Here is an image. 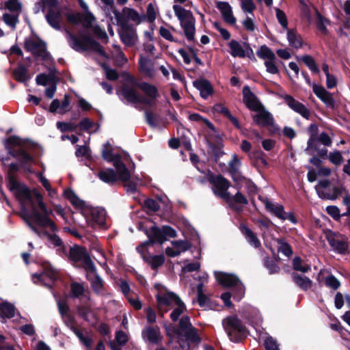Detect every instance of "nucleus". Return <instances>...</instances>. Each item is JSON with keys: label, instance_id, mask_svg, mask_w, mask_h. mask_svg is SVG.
<instances>
[{"label": "nucleus", "instance_id": "f257e3e1", "mask_svg": "<svg viewBox=\"0 0 350 350\" xmlns=\"http://www.w3.org/2000/svg\"><path fill=\"white\" fill-rule=\"evenodd\" d=\"M19 169L16 163L8 165V187L19 201L21 216L31 229L39 236L44 234L42 228H49L55 231V224L49 218L52 211L46 208L39 193H31L24 185L19 183L14 173Z\"/></svg>", "mask_w": 350, "mask_h": 350}, {"label": "nucleus", "instance_id": "f03ea898", "mask_svg": "<svg viewBox=\"0 0 350 350\" xmlns=\"http://www.w3.org/2000/svg\"><path fill=\"white\" fill-rule=\"evenodd\" d=\"M102 156L103 159L109 162H113L116 173L113 169H106L99 172L98 177L105 183L111 184L120 180L122 182H127L131 178V172L122 163L126 161L129 156L123 153L113 152L109 142L105 143L102 148Z\"/></svg>", "mask_w": 350, "mask_h": 350}, {"label": "nucleus", "instance_id": "7ed1b4c3", "mask_svg": "<svg viewBox=\"0 0 350 350\" xmlns=\"http://www.w3.org/2000/svg\"><path fill=\"white\" fill-rule=\"evenodd\" d=\"M64 196L73 206L83 208V214L89 226L93 228L105 227L106 213L104 209L98 207H84V202L81 200L72 190H65Z\"/></svg>", "mask_w": 350, "mask_h": 350}, {"label": "nucleus", "instance_id": "20e7f679", "mask_svg": "<svg viewBox=\"0 0 350 350\" xmlns=\"http://www.w3.org/2000/svg\"><path fill=\"white\" fill-rule=\"evenodd\" d=\"M216 280L224 286L231 288L232 294L226 292L221 295V299L227 307L232 306L230 298L237 301H240L245 295V288L239 278L233 274H229L224 272H215Z\"/></svg>", "mask_w": 350, "mask_h": 350}, {"label": "nucleus", "instance_id": "39448f33", "mask_svg": "<svg viewBox=\"0 0 350 350\" xmlns=\"http://www.w3.org/2000/svg\"><path fill=\"white\" fill-rule=\"evenodd\" d=\"M23 144L21 138L15 135L10 136L7 140V149L12 157L18 159L24 170L32 173L31 165L34 163V159L24 150Z\"/></svg>", "mask_w": 350, "mask_h": 350}, {"label": "nucleus", "instance_id": "423d86ee", "mask_svg": "<svg viewBox=\"0 0 350 350\" xmlns=\"http://www.w3.org/2000/svg\"><path fill=\"white\" fill-rule=\"evenodd\" d=\"M66 35L69 45L75 51L83 52L86 50H93L97 51L101 55L107 57L103 47L88 33L81 32L79 36H76L66 31Z\"/></svg>", "mask_w": 350, "mask_h": 350}, {"label": "nucleus", "instance_id": "0eeeda50", "mask_svg": "<svg viewBox=\"0 0 350 350\" xmlns=\"http://www.w3.org/2000/svg\"><path fill=\"white\" fill-rule=\"evenodd\" d=\"M173 10L175 16L180 22V25L184 31V34L187 40H194L196 33V19L193 13L187 10L181 5L174 4Z\"/></svg>", "mask_w": 350, "mask_h": 350}, {"label": "nucleus", "instance_id": "6e6552de", "mask_svg": "<svg viewBox=\"0 0 350 350\" xmlns=\"http://www.w3.org/2000/svg\"><path fill=\"white\" fill-rule=\"evenodd\" d=\"M222 325L230 340L238 342L247 336L245 327L237 317H228L222 321Z\"/></svg>", "mask_w": 350, "mask_h": 350}, {"label": "nucleus", "instance_id": "1a4fd4ad", "mask_svg": "<svg viewBox=\"0 0 350 350\" xmlns=\"http://www.w3.org/2000/svg\"><path fill=\"white\" fill-rule=\"evenodd\" d=\"M155 287L158 290L156 295L157 308L159 314L163 316L164 313L174 308L180 299L174 293L167 291L161 284H156Z\"/></svg>", "mask_w": 350, "mask_h": 350}, {"label": "nucleus", "instance_id": "9d476101", "mask_svg": "<svg viewBox=\"0 0 350 350\" xmlns=\"http://www.w3.org/2000/svg\"><path fill=\"white\" fill-rule=\"evenodd\" d=\"M207 180L212 185V191L215 196L226 201H229L232 198V195L228 191L230 183L227 179L221 175H215L212 172H208Z\"/></svg>", "mask_w": 350, "mask_h": 350}, {"label": "nucleus", "instance_id": "9b49d317", "mask_svg": "<svg viewBox=\"0 0 350 350\" xmlns=\"http://www.w3.org/2000/svg\"><path fill=\"white\" fill-rule=\"evenodd\" d=\"M5 8L10 12L4 13L2 16V19L14 31L19 22L18 16L21 12V4L18 0H8L5 3Z\"/></svg>", "mask_w": 350, "mask_h": 350}, {"label": "nucleus", "instance_id": "f8f14e48", "mask_svg": "<svg viewBox=\"0 0 350 350\" xmlns=\"http://www.w3.org/2000/svg\"><path fill=\"white\" fill-rule=\"evenodd\" d=\"M128 82L129 85H125L120 90V94L129 103L133 104H142V94L137 90V82L135 79L129 76Z\"/></svg>", "mask_w": 350, "mask_h": 350}, {"label": "nucleus", "instance_id": "ddd939ff", "mask_svg": "<svg viewBox=\"0 0 350 350\" xmlns=\"http://www.w3.org/2000/svg\"><path fill=\"white\" fill-rule=\"evenodd\" d=\"M57 278L58 274L57 271L49 264L44 265L43 271L42 273L32 275L33 283L42 284L47 287H51Z\"/></svg>", "mask_w": 350, "mask_h": 350}, {"label": "nucleus", "instance_id": "4468645a", "mask_svg": "<svg viewBox=\"0 0 350 350\" xmlns=\"http://www.w3.org/2000/svg\"><path fill=\"white\" fill-rule=\"evenodd\" d=\"M266 210L274 215L281 220H288L292 224H295L297 222V219L292 213L285 212L284 208L282 204L274 203L266 199L263 201Z\"/></svg>", "mask_w": 350, "mask_h": 350}, {"label": "nucleus", "instance_id": "2eb2a0df", "mask_svg": "<svg viewBox=\"0 0 350 350\" xmlns=\"http://www.w3.org/2000/svg\"><path fill=\"white\" fill-rule=\"evenodd\" d=\"M25 46L27 51L31 52L35 56L44 60H47L50 57L49 53L46 51L45 43L38 38L26 39Z\"/></svg>", "mask_w": 350, "mask_h": 350}, {"label": "nucleus", "instance_id": "dca6fc26", "mask_svg": "<svg viewBox=\"0 0 350 350\" xmlns=\"http://www.w3.org/2000/svg\"><path fill=\"white\" fill-rule=\"evenodd\" d=\"M149 245V241H145L137 246L136 250L141 254L144 260L147 262L153 269H157L161 267L165 262L163 255H150L147 252V247Z\"/></svg>", "mask_w": 350, "mask_h": 350}, {"label": "nucleus", "instance_id": "f3484780", "mask_svg": "<svg viewBox=\"0 0 350 350\" xmlns=\"http://www.w3.org/2000/svg\"><path fill=\"white\" fill-rule=\"evenodd\" d=\"M137 85L145 94V96L142 95V105L148 107L154 106L159 96L157 87L146 82L139 83Z\"/></svg>", "mask_w": 350, "mask_h": 350}, {"label": "nucleus", "instance_id": "a211bd4d", "mask_svg": "<svg viewBox=\"0 0 350 350\" xmlns=\"http://www.w3.org/2000/svg\"><path fill=\"white\" fill-rule=\"evenodd\" d=\"M241 312L242 317L247 319L256 331H260L262 318L258 309L250 305H245L242 308Z\"/></svg>", "mask_w": 350, "mask_h": 350}, {"label": "nucleus", "instance_id": "6ab92c4d", "mask_svg": "<svg viewBox=\"0 0 350 350\" xmlns=\"http://www.w3.org/2000/svg\"><path fill=\"white\" fill-rule=\"evenodd\" d=\"M288 107L303 118L308 120L311 113L310 110L301 103L295 100L292 96L284 94L280 96Z\"/></svg>", "mask_w": 350, "mask_h": 350}, {"label": "nucleus", "instance_id": "aec40b11", "mask_svg": "<svg viewBox=\"0 0 350 350\" xmlns=\"http://www.w3.org/2000/svg\"><path fill=\"white\" fill-rule=\"evenodd\" d=\"M122 42L127 46L135 44L137 41V35L135 29L126 23L121 24V29L119 31Z\"/></svg>", "mask_w": 350, "mask_h": 350}, {"label": "nucleus", "instance_id": "412c9836", "mask_svg": "<svg viewBox=\"0 0 350 350\" xmlns=\"http://www.w3.org/2000/svg\"><path fill=\"white\" fill-rule=\"evenodd\" d=\"M178 339L183 350H189L190 343L198 344L201 340L197 332V329L194 327L186 330L181 336H178Z\"/></svg>", "mask_w": 350, "mask_h": 350}, {"label": "nucleus", "instance_id": "4be33fe9", "mask_svg": "<svg viewBox=\"0 0 350 350\" xmlns=\"http://www.w3.org/2000/svg\"><path fill=\"white\" fill-rule=\"evenodd\" d=\"M118 21L122 24L125 23L124 21H132L136 24H139L144 18V16L139 15V14L133 8L125 7L122 9V13L120 14L116 11H112Z\"/></svg>", "mask_w": 350, "mask_h": 350}, {"label": "nucleus", "instance_id": "5701e85b", "mask_svg": "<svg viewBox=\"0 0 350 350\" xmlns=\"http://www.w3.org/2000/svg\"><path fill=\"white\" fill-rule=\"evenodd\" d=\"M332 248L338 254H345L348 250L347 238L340 234H334L328 237Z\"/></svg>", "mask_w": 350, "mask_h": 350}, {"label": "nucleus", "instance_id": "b1692460", "mask_svg": "<svg viewBox=\"0 0 350 350\" xmlns=\"http://www.w3.org/2000/svg\"><path fill=\"white\" fill-rule=\"evenodd\" d=\"M319 143L322 144L325 146H330L332 141L326 133L323 132L319 136L312 133L307 142V147L305 150L310 151V150H317Z\"/></svg>", "mask_w": 350, "mask_h": 350}, {"label": "nucleus", "instance_id": "393cba45", "mask_svg": "<svg viewBox=\"0 0 350 350\" xmlns=\"http://www.w3.org/2000/svg\"><path fill=\"white\" fill-rule=\"evenodd\" d=\"M216 8L219 10L224 21L230 25H234L237 19L233 15L230 5L226 1H216Z\"/></svg>", "mask_w": 350, "mask_h": 350}, {"label": "nucleus", "instance_id": "a878e982", "mask_svg": "<svg viewBox=\"0 0 350 350\" xmlns=\"http://www.w3.org/2000/svg\"><path fill=\"white\" fill-rule=\"evenodd\" d=\"M230 49L229 53L234 57L243 58L246 56L247 51L252 52L251 48L245 43H240L235 40H232L228 44Z\"/></svg>", "mask_w": 350, "mask_h": 350}, {"label": "nucleus", "instance_id": "bb28decb", "mask_svg": "<svg viewBox=\"0 0 350 350\" xmlns=\"http://www.w3.org/2000/svg\"><path fill=\"white\" fill-rule=\"evenodd\" d=\"M243 102L247 108L254 111H258L260 110V103L248 86L243 87Z\"/></svg>", "mask_w": 350, "mask_h": 350}, {"label": "nucleus", "instance_id": "cd10ccee", "mask_svg": "<svg viewBox=\"0 0 350 350\" xmlns=\"http://www.w3.org/2000/svg\"><path fill=\"white\" fill-rule=\"evenodd\" d=\"M142 336L146 342L158 344L162 339L160 329L157 327H146L142 330Z\"/></svg>", "mask_w": 350, "mask_h": 350}, {"label": "nucleus", "instance_id": "c85d7f7f", "mask_svg": "<svg viewBox=\"0 0 350 350\" xmlns=\"http://www.w3.org/2000/svg\"><path fill=\"white\" fill-rule=\"evenodd\" d=\"M190 247V244L186 241H174L172 242V247L165 250V254L170 257H175L181 253L187 251Z\"/></svg>", "mask_w": 350, "mask_h": 350}, {"label": "nucleus", "instance_id": "c756f323", "mask_svg": "<svg viewBox=\"0 0 350 350\" xmlns=\"http://www.w3.org/2000/svg\"><path fill=\"white\" fill-rule=\"evenodd\" d=\"M312 90L315 95L320 98L327 107H334L335 102L332 95L323 86L313 84Z\"/></svg>", "mask_w": 350, "mask_h": 350}, {"label": "nucleus", "instance_id": "7c9ffc66", "mask_svg": "<svg viewBox=\"0 0 350 350\" xmlns=\"http://www.w3.org/2000/svg\"><path fill=\"white\" fill-rule=\"evenodd\" d=\"M85 14H79L77 16H69L68 19L73 23H81L82 25L88 29L92 27L93 22L95 21V17L89 11H84Z\"/></svg>", "mask_w": 350, "mask_h": 350}, {"label": "nucleus", "instance_id": "2f4dec72", "mask_svg": "<svg viewBox=\"0 0 350 350\" xmlns=\"http://www.w3.org/2000/svg\"><path fill=\"white\" fill-rule=\"evenodd\" d=\"M193 86L200 91V96L206 99L211 96L213 90L210 82L205 79H198L193 82Z\"/></svg>", "mask_w": 350, "mask_h": 350}, {"label": "nucleus", "instance_id": "473e14b6", "mask_svg": "<svg viewBox=\"0 0 350 350\" xmlns=\"http://www.w3.org/2000/svg\"><path fill=\"white\" fill-rule=\"evenodd\" d=\"M240 230L242 234L245 236L247 241L255 248H258L260 246V241L258 239L256 234L249 228L244 224H241Z\"/></svg>", "mask_w": 350, "mask_h": 350}, {"label": "nucleus", "instance_id": "72a5a7b5", "mask_svg": "<svg viewBox=\"0 0 350 350\" xmlns=\"http://www.w3.org/2000/svg\"><path fill=\"white\" fill-rule=\"evenodd\" d=\"M139 68L141 72L148 77H153L154 75L153 64L147 57L140 56Z\"/></svg>", "mask_w": 350, "mask_h": 350}, {"label": "nucleus", "instance_id": "f704fd0d", "mask_svg": "<svg viewBox=\"0 0 350 350\" xmlns=\"http://www.w3.org/2000/svg\"><path fill=\"white\" fill-rule=\"evenodd\" d=\"M342 193V188L339 187H327V189H319L317 193L321 199L336 200Z\"/></svg>", "mask_w": 350, "mask_h": 350}, {"label": "nucleus", "instance_id": "c9c22d12", "mask_svg": "<svg viewBox=\"0 0 350 350\" xmlns=\"http://www.w3.org/2000/svg\"><path fill=\"white\" fill-rule=\"evenodd\" d=\"M254 120L260 126H266L273 124V118L271 113L265 111H259L253 117Z\"/></svg>", "mask_w": 350, "mask_h": 350}, {"label": "nucleus", "instance_id": "e433bc0d", "mask_svg": "<svg viewBox=\"0 0 350 350\" xmlns=\"http://www.w3.org/2000/svg\"><path fill=\"white\" fill-rule=\"evenodd\" d=\"M286 31L287 40L288 41L289 45L295 49L301 48L303 45L301 36L295 29H288Z\"/></svg>", "mask_w": 350, "mask_h": 350}, {"label": "nucleus", "instance_id": "4c0bfd02", "mask_svg": "<svg viewBox=\"0 0 350 350\" xmlns=\"http://www.w3.org/2000/svg\"><path fill=\"white\" fill-rule=\"evenodd\" d=\"M146 234L149 238V245L155 242L162 243L165 241L162 228H159L157 226H152Z\"/></svg>", "mask_w": 350, "mask_h": 350}, {"label": "nucleus", "instance_id": "58836bf2", "mask_svg": "<svg viewBox=\"0 0 350 350\" xmlns=\"http://www.w3.org/2000/svg\"><path fill=\"white\" fill-rule=\"evenodd\" d=\"M292 278L294 282L304 291H307L312 287V281L305 275L293 273Z\"/></svg>", "mask_w": 350, "mask_h": 350}, {"label": "nucleus", "instance_id": "ea45409f", "mask_svg": "<svg viewBox=\"0 0 350 350\" xmlns=\"http://www.w3.org/2000/svg\"><path fill=\"white\" fill-rule=\"evenodd\" d=\"M61 14L59 12L55 10H48L46 14V19L48 23L53 28L59 29Z\"/></svg>", "mask_w": 350, "mask_h": 350}, {"label": "nucleus", "instance_id": "a19ab883", "mask_svg": "<svg viewBox=\"0 0 350 350\" xmlns=\"http://www.w3.org/2000/svg\"><path fill=\"white\" fill-rule=\"evenodd\" d=\"M15 307L8 301L0 303V317L2 319H10L14 316Z\"/></svg>", "mask_w": 350, "mask_h": 350}, {"label": "nucleus", "instance_id": "79ce46f5", "mask_svg": "<svg viewBox=\"0 0 350 350\" xmlns=\"http://www.w3.org/2000/svg\"><path fill=\"white\" fill-rule=\"evenodd\" d=\"M257 56L265 62L269 60H276L275 53L266 45H262L256 51Z\"/></svg>", "mask_w": 350, "mask_h": 350}, {"label": "nucleus", "instance_id": "37998d69", "mask_svg": "<svg viewBox=\"0 0 350 350\" xmlns=\"http://www.w3.org/2000/svg\"><path fill=\"white\" fill-rule=\"evenodd\" d=\"M293 267L294 270L302 273H307L311 270L310 265L304 262L299 256H296L293 258Z\"/></svg>", "mask_w": 350, "mask_h": 350}, {"label": "nucleus", "instance_id": "c03bdc74", "mask_svg": "<svg viewBox=\"0 0 350 350\" xmlns=\"http://www.w3.org/2000/svg\"><path fill=\"white\" fill-rule=\"evenodd\" d=\"M86 251L81 247H74L70 249L69 258L75 263L78 264Z\"/></svg>", "mask_w": 350, "mask_h": 350}, {"label": "nucleus", "instance_id": "a18cd8bd", "mask_svg": "<svg viewBox=\"0 0 350 350\" xmlns=\"http://www.w3.org/2000/svg\"><path fill=\"white\" fill-rule=\"evenodd\" d=\"M78 264L92 273L96 271V267L87 252L85 253Z\"/></svg>", "mask_w": 350, "mask_h": 350}, {"label": "nucleus", "instance_id": "49530a36", "mask_svg": "<svg viewBox=\"0 0 350 350\" xmlns=\"http://www.w3.org/2000/svg\"><path fill=\"white\" fill-rule=\"evenodd\" d=\"M73 333L77 336L79 340L84 345L87 350H92L93 340L88 336H84L81 331L78 329H74Z\"/></svg>", "mask_w": 350, "mask_h": 350}, {"label": "nucleus", "instance_id": "de8ad7c7", "mask_svg": "<svg viewBox=\"0 0 350 350\" xmlns=\"http://www.w3.org/2000/svg\"><path fill=\"white\" fill-rule=\"evenodd\" d=\"M312 10L316 16V25L318 29L323 33H326L327 28L325 26V22H327V20L321 16L316 8L313 7Z\"/></svg>", "mask_w": 350, "mask_h": 350}, {"label": "nucleus", "instance_id": "09e8293b", "mask_svg": "<svg viewBox=\"0 0 350 350\" xmlns=\"http://www.w3.org/2000/svg\"><path fill=\"white\" fill-rule=\"evenodd\" d=\"M14 76L20 82H25L29 79L27 69L23 66H19L14 70Z\"/></svg>", "mask_w": 350, "mask_h": 350}, {"label": "nucleus", "instance_id": "8fccbe9b", "mask_svg": "<svg viewBox=\"0 0 350 350\" xmlns=\"http://www.w3.org/2000/svg\"><path fill=\"white\" fill-rule=\"evenodd\" d=\"M174 310L170 314V318L173 321H176L180 316L183 313L185 310L186 308L184 303L180 300L178 303L174 306Z\"/></svg>", "mask_w": 350, "mask_h": 350}, {"label": "nucleus", "instance_id": "3c124183", "mask_svg": "<svg viewBox=\"0 0 350 350\" xmlns=\"http://www.w3.org/2000/svg\"><path fill=\"white\" fill-rule=\"evenodd\" d=\"M93 278L91 279V284L94 291L98 294L103 293V284L102 279L94 272Z\"/></svg>", "mask_w": 350, "mask_h": 350}, {"label": "nucleus", "instance_id": "603ef678", "mask_svg": "<svg viewBox=\"0 0 350 350\" xmlns=\"http://www.w3.org/2000/svg\"><path fill=\"white\" fill-rule=\"evenodd\" d=\"M36 83L40 85H49L54 83V77L51 75L40 74L36 77Z\"/></svg>", "mask_w": 350, "mask_h": 350}, {"label": "nucleus", "instance_id": "864d4df0", "mask_svg": "<svg viewBox=\"0 0 350 350\" xmlns=\"http://www.w3.org/2000/svg\"><path fill=\"white\" fill-rule=\"evenodd\" d=\"M191 327H193L191 326L189 318L187 316H183L179 321V328L177 331L178 336H181L183 332Z\"/></svg>", "mask_w": 350, "mask_h": 350}, {"label": "nucleus", "instance_id": "5fc2aeb1", "mask_svg": "<svg viewBox=\"0 0 350 350\" xmlns=\"http://www.w3.org/2000/svg\"><path fill=\"white\" fill-rule=\"evenodd\" d=\"M278 250L279 252H281L284 256L289 257L293 254V250L291 245L286 243L284 240L280 239L278 240Z\"/></svg>", "mask_w": 350, "mask_h": 350}, {"label": "nucleus", "instance_id": "6e6d98bb", "mask_svg": "<svg viewBox=\"0 0 350 350\" xmlns=\"http://www.w3.org/2000/svg\"><path fill=\"white\" fill-rule=\"evenodd\" d=\"M241 7L245 13H247L254 16L253 12L256 10V6L253 0H241Z\"/></svg>", "mask_w": 350, "mask_h": 350}, {"label": "nucleus", "instance_id": "4d7b16f0", "mask_svg": "<svg viewBox=\"0 0 350 350\" xmlns=\"http://www.w3.org/2000/svg\"><path fill=\"white\" fill-rule=\"evenodd\" d=\"M325 283L327 287L332 288L334 291L337 290L340 286V282L339 280L332 274L325 277Z\"/></svg>", "mask_w": 350, "mask_h": 350}, {"label": "nucleus", "instance_id": "13d9d810", "mask_svg": "<svg viewBox=\"0 0 350 350\" xmlns=\"http://www.w3.org/2000/svg\"><path fill=\"white\" fill-rule=\"evenodd\" d=\"M301 60L308 67V68L315 72L319 73V69L318 68L314 59L310 55H304L301 57Z\"/></svg>", "mask_w": 350, "mask_h": 350}, {"label": "nucleus", "instance_id": "bf43d9fd", "mask_svg": "<svg viewBox=\"0 0 350 350\" xmlns=\"http://www.w3.org/2000/svg\"><path fill=\"white\" fill-rule=\"evenodd\" d=\"M56 126L63 133L75 131L77 128V125L72 122H57Z\"/></svg>", "mask_w": 350, "mask_h": 350}, {"label": "nucleus", "instance_id": "052dcab7", "mask_svg": "<svg viewBox=\"0 0 350 350\" xmlns=\"http://www.w3.org/2000/svg\"><path fill=\"white\" fill-rule=\"evenodd\" d=\"M275 10L278 23L284 29H288V20L285 13L277 8H275Z\"/></svg>", "mask_w": 350, "mask_h": 350}, {"label": "nucleus", "instance_id": "680f3d73", "mask_svg": "<svg viewBox=\"0 0 350 350\" xmlns=\"http://www.w3.org/2000/svg\"><path fill=\"white\" fill-rule=\"evenodd\" d=\"M84 292V288L82 284L74 282L71 284L70 296L72 297H79Z\"/></svg>", "mask_w": 350, "mask_h": 350}, {"label": "nucleus", "instance_id": "e2e57ef3", "mask_svg": "<svg viewBox=\"0 0 350 350\" xmlns=\"http://www.w3.org/2000/svg\"><path fill=\"white\" fill-rule=\"evenodd\" d=\"M146 119L151 126H157L159 120V116L152 111H146Z\"/></svg>", "mask_w": 350, "mask_h": 350}, {"label": "nucleus", "instance_id": "0e129e2a", "mask_svg": "<svg viewBox=\"0 0 350 350\" xmlns=\"http://www.w3.org/2000/svg\"><path fill=\"white\" fill-rule=\"evenodd\" d=\"M276 60H269L264 62L266 71L271 75H276L279 73V68L275 63Z\"/></svg>", "mask_w": 350, "mask_h": 350}, {"label": "nucleus", "instance_id": "69168bd1", "mask_svg": "<svg viewBox=\"0 0 350 350\" xmlns=\"http://www.w3.org/2000/svg\"><path fill=\"white\" fill-rule=\"evenodd\" d=\"M241 165V161L237 155H233L232 159L229 163L230 172L232 174H235L239 172Z\"/></svg>", "mask_w": 350, "mask_h": 350}, {"label": "nucleus", "instance_id": "338daca9", "mask_svg": "<svg viewBox=\"0 0 350 350\" xmlns=\"http://www.w3.org/2000/svg\"><path fill=\"white\" fill-rule=\"evenodd\" d=\"M213 27L215 29H217L219 33L221 36L226 40H228L230 38V33L225 28L221 27V25L219 22H214Z\"/></svg>", "mask_w": 350, "mask_h": 350}, {"label": "nucleus", "instance_id": "774afa93", "mask_svg": "<svg viewBox=\"0 0 350 350\" xmlns=\"http://www.w3.org/2000/svg\"><path fill=\"white\" fill-rule=\"evenodd\" d=\"M266 350H279L277 342L272 337H267L264 341Z\"/></svg>", "mask_w": 350, "mask_h": 350}]
</instances>
